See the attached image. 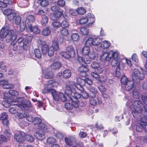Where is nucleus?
<instances>
[{
  "label": "nucleus",
  "mask_w": 147,
  "mask_h": 147,
  "mask_svg": "<svg viewBox=\"0 0 147 147\" xmlns=\"http://www.w3.org/2000/svg\"><path fill=\"white\" fill-rule=\"evenodd\" d=\"M105 56V60L107 61H109L112 58L111 63L113 67L116 68L115 70L116 75L117 77H119L120 75V61H118L119 54L116 52H114L111 50L109 52L104 53L102 56Z\"/></svg>",
  "instance_id": "obj_1"
},
{
  "label": "nucleus",
  "mask_w": 147,
  "mask_h": 147,
  "mask_svg": "<svg viewBox=\"0 0 147 147\" xmlns=\"http://www.w3.org/2000/svg\"><path fill=\"white\" fill-rule=\"evenodd\" d=\"M144 107L142 102L138 100H135L133 104L130 106L129 108L132 111L133 116L137 120H139L141 119L140 114Z\"/></svg>",
  "instance_id": "obj_2"
},
{
  "label": "nucleus",
  "mask_w": 147,
  "mask_h": 147,
  "mask_svg": "<svg viewBox=\"0 0 147 147\" xmlns=\"http://www.w3.org/2000/svg\"><path fill=\"white\" fill-rule=\"evenodd\" d=\"M75 54V49L74 47L71 45L68 46L66 48L65 51H62L60 53L61 55L67 59L74 57Z\"/></svg>",
  "instance_id": "obj_3"
},
{
  "label": "nucleus",
  "mask_w": 147,
  "mask_h": 147,
  "mask_svg": "<svg viewBox=\"0 0 147 147\" xmlns=\"http://www.w3.org/2000/svg\"><path fill=\"white\" fill-rule=\"evenodd\" d=\"M53 98L55 101H58L61 100L63 102L66 101L67 99L64 94L61 92H57L56 90L53 89L51 94Z\"/></svg>",
  "instance_id": "obj_4"
},
{
  "label": "nucleus",
  "mask_w": 147,
  "mask_h": 147,
  "mask_svg": "<svg viewBox=\"0 0 147 147\" xmlns=\"http://www.w3.org/2000/svg\"><path fill=\"white\" fill-rule=\"evenodd\" d=\"M81 95L78 92H73L70 96L71 101L72 104L75 108L78 107V99L81 98Z\"/></svg>",
  "instance_id": "obj_5"
},
{
  "label": "nucleus",
  "mask_w": 147,
  "mask_h": 147,
  "mask_svg": "<svg viewBox=\"0 0 147 147\" xmlns=\"http://www.w3.org/2000/svg\"><path fill=\"white\" fill-rule=\"evenodd\" d=\"M144 119L145 121H141L136 125V130L137 132H140L144 130L146 132V130L147 129V119L144 118Z\"/></svg>",
  "instance_id": "obj_6"
},
{
  "label": "nucleus",
  "mask_w": 147,
  "mask_h": 147,
  "mask_svg": "<svg viewBox=\"0 0 147 147\" xmlns=\"http://www.w3.org/2000/svg\"><path fill=\"white\" fill-rule=\"evenodd\" d=\"M95 20L94 17L89 18L85 17L81 18L79 20V23L81 25L84 24L89 22L87 26H91L94 23Z\"/></svg>",
  "instance_id": "obj_7"
},
{
  "label": "nucleus",
  "mask_w": 147,
  "mask_h": 147,
  "mask_svg": "<svg viewBox=\"0 0 147 147\" xmlns=\"http://www.w3.org/2000/svg\"><path fill=\"white\" fill-rule=\"evenodd\" d=\"M33 123L35 125L37 126L39 129H45L46 127L45 124L42 123V119L40 117H35Z\"/></svg>",
  "instance_id": "obj_8"
},
{
  "label": "nucleus",
  "mask_w": 147,
  "mask_h": 147,
  "mask_svg": "<svg viewBox=\"0 0 147 147\" xmlns=\"http://www.w3.org/2000/svg\"><path fill=\"white\" fill-rule=\"evenodd\" d=\"M77 141V139L75 136H70L65 138V141L66 144L69 146H73Z\"/></svg>",
  "instance_id": "obj_9"
},
{
  "label": "nucleus",
  "mask_w": 147,
  "mask_h": 147,
  "mask_svg": "<svg viewBox=\"0 0 147 147\" xmlns=\"http://www.w3.org/2000/svg\"><path fill=\"white\" fill-rule=\"evenodd\" d=\"M32 39V37L31 36L28 34L25 35L22 45V47L24 50L27 51L29 49V42H31Z\"/></svg>",
  "instance_id": "obj_10"
},
{
  "label": "nucleus",
  "mask_w": 147,
  "mask_h": 147,
  "mask_svg": "<svg viewBox=\"0 0 147 147\" xmlns=\"http://www.w3.org/2000/svg\"><path fill=\"white\" fill-rule=\"evenodd\" d=\"M132 78L134 80L135 79L136 80H142L144 78V74L141 73L138 69H134L133 72Z\"/></svg>",
  "instance_id": "obj_11"
},
{
  "label": "nucleus",
  "mask_w": 147,
  "mask_h": 147,
  "mask_svg": "<svg viewBox=\"0 0 147 147\" xmlns=\"http://www.w3.org/2000/svg\"><path fill=\"white\" fill-rule=\"evenodd\" d=\"M39 44L41 46V51L43 55H46L47 53L49 47L48 45L46 44V42L42 40H39Z\"/></svg>",
  "instance_id": "obj_12"
},
{
  "label": "nucleus",
  "mask_w": 147,
  "mask_h": 147,
  "mask_svg": "<svg viewBox=\"0 0 147 147\" xmlns=\"http://www.w3.org/2000/svg\"><path fill=\"white\" fill-rule=\"evenodd\" d=\"M11 133L9 130L5 129L3 131V134L1 135V139L4 142H6L10 139Z\"/></svg>",
  "instance_id": "obj_13"
},
{
  "label": "nucleus",
  "mask_w": 147,
  "mask_h": 147,
  "mask_svg": "<svg viewBox=\"0 0 147 147\" xmlns=\"http://www.w3.org/2000/svg\"><path fill=\"white\" fill-rule=\"evenodd\" d=\"M8 116L6 113L4 112L2 113L1 115L0 119L2 121V123L6 127H8L9 121L8 120Z\"/></svg>",
  "instance_id": "obj_14"
},
{
  "label": "nucleus",
  "mask_w": 147,
  "mask_h": 147,
  "mask_svg": "<svg viewBox=\"0 0 147 147\" xmlns=\"http://www.w3.org/2000/svg\"><path fill=\"white\" fill-rule=\"evenodd\" d=\"M63 11V10L61 11H58L54 12L50 16L51 19L53 20H56L62 16L64 17Z\"/></svg>",
  "instance_id": "obj_15"
},
{
  "label": "nucleus",
  "mask_w": 147,
  "mask_h": 147,
  "mask_svg": "<svg viewBox=\"0 0 147 147\" xmlns=\"http://www.w3.org/2000/svg\"><path fill=\"white\" fill-rule=\"evenodd\" d=\"M24 136L25 133L21 131L19 134H15L14 138L17 142H22L24 140Z\"/></svg>",
  "instance_id": "obj_16"
},
{
  "label": "nucleus",
  "mask_w": 147,
  "mask_h": 147,
  "mask_svg": "<svg viewBox=\"0 0 147 147\" xmlns=\"http://www.w3.org/2000/svg\"><path fill=\"white\" fill-rule=\"evenodd\" d=\"M0 86H2L3 88L6 89L13 88L14 87V85L9 84L8 81L7 80H0Z\"/></svg>",
  "instance_id": "obj_17"
},
{
  "label": "nucleus",
  "mask_w": 147,
  "mask_h": 147,
  "mask_svg": "<svg viewBox=\"0 0 147 147\" xmlns=\"http://www.w3.org/2000/svg\"><path fill=\"white\" fill-rule=\"evenodd\" d=\"M59 84L58 82L55 81V80H51L47 81L45 84V86H47L49 88H52L57 87Z\"/></svg>",
  "instance_id": "obj_18"
},
{
  "label": "nucleus",
  "mask_w": 147,
  "mask_h": 147,
  "mask_svg": "<svg viewBox=\"0 0 147 147\" xmlns=\"http://www.w3.org/2000/svg\"><path fill=\"white\" fill-rule=\"evenodd\" d=\"M13 2L11 0H3L2 1L1 8H4L10 7L13 5Z\"/></svg>",
  "instance_id": "obj_19"
},
{
  "label": "nucleus",
  "mask_w": 147,
  "mask_h": 147,
  "mask_svg": "<svg viewBox=\"0 0 147 147\" xmlns=\"http://www.w3.org/2000/svg\"><path fill=\"white\" fill-rule=\"evenodd\" d=\"M35 20L34 16L30 15L26 16V23L27 24V27L32 25V24Z\"/></svg>",
  "instance_id": "obj_20"
},
{
  "label": "nucleus",
  "mask_w": 147,
  "mask_h": 147,
  "mask_svg": "<svg viewBox=\"0 0 147 147\" xmlns=\"http://www.w3.org/2000/svg\"><path fill=\"white\" fill-rule=\"evenodd\" d=\"M89 90L91 92L89 96L90 98H94L96 95H98L99 93H100L98 92V91L94 87L92 86H90Z\"/></svg>",
  "instance_id": "obj_21"
},
{
  "label": "nucleus",
  "mask_w": 147,
  "mask_h": 147,
  "mask_svg": "<svg viewBox=\"0 0 147 147\" xmlns=\"http://www.w3.org/2000/svg\"><path fill=\"white\" fill-rule=\"evenodd\" d=\"M27 28L29 29V31L33 32L34 34H39L40 30L37 26H32V25L27 27Z\"/></svg>",
  "instance_id": "obj_22"
},
{
  "label": "nucleus",
  "mask_w": 147,
  "mask_h": 147,
  "mask_svg": "<svg viewBox=\"0 0 147 147\" xmlns=\"http://www.w3.org/2000/svg\"><path fill=\"white\" fill-rule=\"evenodd\" d=\"M125 89L126 90L129 91L130 90L133 88L134 83L132 81L129 80L125 84Z\"/></svg>",
  "instance_id": "obj_23"
},
{
  "label": "nucleus",
  "mask_w": 147,
  "mask_h": 147,
  "mask_svg": "<svg viewBox=\"0 0 147 147\" xmlns=\"http://www.w3.org/2000/svg\"><path fill=\"white\" fill-rule=\"evenodd\" d=\"M65 94L70 97L73 93L72 89L69 85H66L65 86Z\"/></svg>",
  "instance_id": "obj_24"
},
{
  "label": "nucleus",
  "mask_w": 147,
  "mask_h": 147,
  "mask_svg": "<svg viewBox=\"0 0 147 147\" xmlns=\"http://www.w3.org/2000/svg\"><path fill=\"white\" fill-rule=\"evenodd\" d=\"M90 48L87 46H85L82 49V53L84 55H88L90 53Z\"/></svg>",
  "instance_id": "obj_25"
},
{
  "label": "nucleus",
  "mask_w": 147,
  "mask_h": 147,
  "mask_svg": "<svg viewBox=\"0 0 147 147\" xmlns=\"http://www.w3.org/2000/svg\"><path fill=\"white\" fill-rule=\"evenodd\" d=\"M91 75L92 77L101 82H105L107 80L106 79L102 80L101 77L100 78V76L98 74L93 72L91 73Z\"/></svg>",
  "instance_id": "obj_26"
},
{
  "label": "nucleus",
  "mask_w": 147,
  "mask_h": 147,
  "mask_svg": "<svg viewBox=\"0 0 147 147\" xmlns=\"http://www.w3.org/2000/svg\"><path fill=\"white\" fill-rule=\"evenodd\" d=\"M51 33V31L49 27H47L44 28L42 32V34L44 36H49Z\"/></svg>",
  "instance_id": "obj_27"
},
{
  "label": "nucleus",
  "mask_w": 147,
  "mask_h": 147,
  "mask_svg": "<svg viewBox=\"0 0 147 147\" xmlns=\"http://www.w3.org/2000/svg\"><path fill=\"white\" fill-rule=\"evenodd\" d=\"M111 45L110 42L107 40H104L102 41L100 47L104 49H107Z\"/></svg>",
  "instance_id": "obj_28"
},
{
  "label": "nucleus",
  "mask_w": 147,
  "mask_h": 147,
  "mask_svg": "<svg viewBox=\"0 0 147 147\" xmlns=\"http://www.w3.org/2000/svg\"><path fill=\"white\" fill-rule=\"evenodd\" d=\"M71 75V71L69 69H66L63 72V78H65L67 79L69 78Z\"/></svg>",
  "instance_id": "obj_29"
},
{
  "label": "nucleus",
  "mask_w": 147,
  "mask_h": 147,
  "mask_svg": "<svg viewBox=\"0 0 147 147\" xmlns=\"http://www.w3.org/2000/svg\"><path fill=\"white\" fill-rule=\"evenodd\" d=\"M54 76L53 72L50 71H47L45 74V78L47 79H52Z\"/></svg>",
  "instance_id": "obj_30"
},
{
  "label": "nucleus",
  "mask_w": 147,
  "mask_h": 147,
  "mask_svg": "<svg viewBox=\"0 0 147 147\" xmlns=\"http://www.w3.org/2000/svg\"><path fill=\"white\" fill-rule=\"evenodd\" d=\"M48 18L46 15L42 16L41 23L42 26H45L48 23Z\"/></svg>",
  "instance_id": "obj_31"
},
{
  "label": "nucleus",
  "mask_w": 147,
  "mask_h": 147,
  "mask_svg": "<svg viewBox=\"0 0 147 147\" xmlns=\"http://www.w3.org/2000/svg\"><path fill=\"white\" fill-rule=\"evenodd\" d=\"M93 46H97L99 45L101 42L102 40L98 37L92 38Z\"/></svg>",
  "instance_id": "obj_32"
},
{
  "label": "nucleus",
  "mask_w": 147,
  "mask_h": 147,
  "mask_svg": "<svg viewBox=\"0 0 147 147\" xmlns=\"http://www.w3.org/2000/svg\"><path fill=\"white\" fill-rule=\"evenodd\" d=\"M34 135L35 138L38 140H42L45 138L44 135L39 132L34 133Z\"/></svg>",
  "instance_id": "obj_33"
},
{
  "label": "nucleus",
  "mask_w": 147,
  "mask_h": 147,
  "mask_svg": "<svg viewBox=\"0 0 147 147\" xmlns=\"http://www.w3.org/2000/svg\"><path fill=\"white\" fill-rule=\"evenodd\" d=\"M77 61L79 63L81 64L82 65H84V64H89L90 63V61H86L83 59V58L80 56H78L77 58Z\"/></svg>",
  "instance_id": "obj_34"
},
{
  "label": "nucleus",
  "mask_w": 147,
  "mask_h": 147,
  "mask_svg": "<svg viewBox=\"0 0 147 147\" xmlns=\"http://www.w3.org/2000/svg\"><path fill=\"white\" fill-rule=\"evenodd\" d=\"M60 32L61 36H66L69 34L68 29L65 28H62L60 30Z\"/></svg>",
  "instance_id": "obj_35"
},
{
  "label": "nucleus",
  "mask_w": 147,
  "mask_h": 147,
  "mask_svg": "<svg viewBox=\"0 0 147 147\" xmlns=\"http://www.w3.org/2000/svg\"><path fill=\"white\" fill-rule=\"evenodd\" d=\"M61 66V64L59 62H56L53 63L51 67L52 69H56L59 68Z\"/></svg>",
  "instance_id": "obj_36"
},
{
  "label": "nucleus",
  "mask_w": 147,
  "mask_h": 147,
  "mask_svg": "<svg viewBox=\"0 0 147 147\" xmlns=\"http://www.w3.org/2000/svg\"><path fill=\"white\" fill-rule=\"evenodd\" d=\"M34 54L35 57L38 59L40 58L41 57L42 54L39 49H36L34 50Z\"/></svg>",
  "instance_id": "obj_37"
},
{
  "label": "nucleus",
  "mask_w": 147,
  "mask_h": 147,
  "mask_svg": "<svg viewBox=\"0 0 147 147\" xmlns=\"http://www.w3.org/2000/svg\"><path fill=\"white\" fill-rule=\"evenodd\" d=\"M24 138L27 141L30 142H32L34 140V139L33 137L30 135H25Z\"/></svg>",
  "instance_id": "obj_38"
},
{
  "label": "nucleus",
  "mask_w": 147,
  "mask_h": 147,
  "mask_svg": "<svg viewBox=\"0 0 147 147\" xmlns=\"http://www.w3.org/2000/svg\"><path fill=\"white\" fill-rule=\"evenodd\" d=\"M93 40L92 38L90 37L88 38L85 42V46H87L89 47L93 46Z\"/></svg>",
  "instance_id": "obj_39"
},
{
  "label": "nucleus",
  "mask_w": 147,
  "mask_h": 147,
  "mask_svg": "<svg viewBox=\"0 0 147 147\" xmlns=\"http://www.w3.org/2000/svg\"><path fill=\"white\" fill-rule=\"evenodd\" d=\"M79 35L77 33L73 34L71 36V39L74 41H78L79 40Z\"/></svg>",
  "instance_id": "obj_40"
},
{
  "label": "nucleus",
  "mask_w": 147,
  "mask_h": 147,
  "mask_svg": "<svg viewBox=\"0 0 147 147\" xmlns=\"http://www.w3.org/2000/svg\"><path fill=\"white\" fill-rule=\"evenodd\" d=\"M76 81L78 84H81L82 86H85V79H82L79 77L76 79Z\"/></svg>",
  "instance_id": "obj_41"
},
{
  "label": "nucleus",
  "mask_w": 147,
  "mask_h": 147,
  "mask_svg": "<svg viewBox=\"0 0 147 147\" xmlns=\"http://www.w3.org/2000/svg\"><path fill=\"white\" fill-rule=\"evenodd\" d=\"M16 15V13L14 12L13 11L7 16V18L8 20L10 21H11L13 20Z\"/></svg>",
  "instance_id": "obj_42"
},
{
  "label": "nucleus",
  "mask_w": 147,
  "mask_h": 147,
  "mask_svg": "<svg viewBox=\"0 0 147 147\" xmlns=\"http://www.w3.org/2000/svg\"><path fill=\"white\" fill-rule=\"evenodd\" d=\"M53 89L49 88L47 86H46L42 90V93L43 94L51 93V94Z\"/></svg>",
  "instance_id": "obj_43"
},
{
  "label": "nucleus",
  "mask_w": 147,
  "mask_h": 147,
  "mask_svg": "<svg viewBox=\"0 0 147 147\" xmlns=\"http://www.w3.org/2000/svg\"><path fill=\"white\" fill-rule=\"evenodd\" d=\"M22 107L25 110H27L28 108L30 107H32V105L29 101H27L22 104Z\"/></svg>",
  "instance_id": "obj_44"
},
{
  "label": "nucleus",
  "mask_w": 147,
  "mask_h": 147,
  "mask_svg": "<svg viewBox=\"0 0 147 147\" xmlns=\"http://www.w3.org/2000/svg\"><path fill=\"white\" fill-rule=\"evenodd\" d=\"M78 105L81 107H84L86 105V101L84 98H81L78 102Z\"/></svg>",
  "instance_id": "obj_45"
},
{
  "label": "nucleus",
  "mask_w": 147,
  "mask_h": 147,
  "mask_svg": "<svg viewBox=\"0 0 147 147\" xmlns=\"http://www.w3.org/2000/svg\"><path fill=\"white\" fill-rule=\"evenodd\" d=\"M77 12L80 15H83L86 12V10L83 7H80L77 9Z\"/></svg>",
  "instance_id": "obj_46"
},
{
  "label": "nucleus",
  "mask_w": 147,
  "mask_h": 147,
  "mask_svg": "<svg viewBox=\"0 0 147 147\" xmlns=\"http://www.w3.org/2000/svg\"><path fill=\"white\" fill-rule=\"evenodd\" d=\"M26 28L27 30H28L29 29L27 28V24L25 22V23L24 22L20 24V30L21 31L23 32L24 31Z\"/></svg>",
  "instance_id": "obj_47"
},
{
  "label": "nucleus",
  "mask_w": 147,
  "mask_h": 147,
  "mask_svg": "<svg viewBox=\"0 0 147 147\" xmlns=\"http://www.w3.org/2000/svg\"><path fill=\"white\" fill-rule=\"evenodd\" d=\"M80 31L84 35H87L89 32L88 30L86 28L82 27L80 29Z\"/></svg>",
  "instance_id": "obj_48"
},
{
  "label": "nucleus",
  "mask_w": 147,
  "mask_h": 147,
  "mask_svg": "<svg viewBox=\"0 0 147 147\" xmlns=\"http://www.w3.org/2000/svg\"><path fill=\"white\" fill-rule=\"evenodd\" d=\"M61 25L62 28H66L69 26V24L66 20H64L61 23Z\"/></svg>",
  "instance_id": "obj_49"
},
{
  "label": "nucleus",
  "mask_w": 147,
  "mask_h": 147,
  "mask_svg": "<svg viewBox=\"0 0 147 147\" xmlns=\"http://www.w3.org/2000/svg\"><path fill=\"white\" fill-rule=\"evenodd\" d=\"M14 11V10L13 9H7L4 10L3 13L5 15L7 16L9 14L12 13V12H13Z\"/></svg>",
  "instance_id": "obj_50"
},
{
  "label": "nucleus",
  "mask_w": 147,
  "mask_h": 147,
  "mask_svg": "<svg viewBox=\"0 0 147 147\" xmlns=\"http://www.w3.org/2000/svg\"><path fill=\"white\" fill-rule=\"evenodd\" d=\"M16 115L18 118L22 119L26 117V113L24 112H22L21 113L18 112Z\"/></svg>",
  "instance_id": "obj_51"
},
{
  "label": "nucleus",
  "mask_w": 147,
  "mask_h": 147,
  "mask_svg": "<svg viewBox=\"0 0 147 147\" xmlns=\"http://www.w3.org/2000/svg\"><path fill=\"white\" fill-rule=\"evenodd\" d=\"M21 18L20 16H18L15 17V22L17 25H19L20 24Z\"/></svg>",
  "instance_id": "obj_52"
},
{
  "label": "nucleus",
  "mask_w": 147,
  "mask_h": 147,
  "mask_svg": "<svg viewBox=\"0 0 147 147\" xmlns=\"http://www.w3.org/2000/svg\"><path fill=\"white\" fill-rule=\"evenodd\" d=\"M100 65V63L97 62H93L91 64L92 67L94 69H96L99 68Z\"/></svg>",
  "instance_id": "obj_53"
},
{
  "label": "nucleus",
  "mask_w": 147,
  "mask_h": 147,
  "mask_svg": "<svg viewBox=\"0 0 147 147\" xmlns=\"http://www.w3.org/2000/svg\"><path fill=\"white\" fill-rule=\"evenodd\" d=\"M40 1V5L42 7H46L49 4V2L48 0H41Z\"/></svg>",
  "instance_id": "obj_54"
},
{
  "label": "nucleus",
  "mask_w": 147,
  "mask_h": 147,
  "mask_svg": "<svg viewBox=\"0 0 147 147\" xmlns=\"http://www.w3.org/2000/svg\"><path fill=\"white\" fill-rule=\"evenodd\" d=\"M129 80L125 76H122L121 79V82L122 84L124 85Z\"/></svg>",
  "instance_id": "obj_55"
},
{
  "label": "nucleus",
  "mask_w": 147,
  "mask_h": 147,
  "mask_svg": "<svg viewBox=\"0 0 147 147\" xmlns=\"http://www.w3.org/2000/svg\"><path fill=\"white\" fill-rule=\"evenodd\" d=\"M78 70L80 72H88V69L85 66L82 65L80 67L78 68Z\"/></svg>",
  "instance_id": "obj_56"
},
{
  "label": "nucleus",
  "mask_w": 147,
  "mask_h": 147,
  "mask_svg": "<svg viewBox=\"0 0 147 147\" xmlns=\"http://www.w3.org/2000/svg\"><path fill=\"white\" fill-rule=\"evenodd\" d=\"M71 104L69 102L66 103L65 104V106L66 109L68 110H71L73 109L74 106L72 104V101H71Z\"/></svg>",
  "instance_id": "obj_57"
},
{
  "label": "nucleus",
  "mask_w": 147,
  "mask_h": 147,
  "mask_svg": "<svg viewBox=\"0 0 147 147\" xmlns=\"http://www.w3.org/2000/svg\"><path fill=\"white\" fill-rule=\"evenodd\" d=\"M54 51L55 50H54V48L51 47L49 48V49L47 53L49 56L50 57L53 56L54 54Z\"/></svg>",
  "instance_id": "obj_58"
},
{
  "label": "nucleus",
  "mask_w": 147,
  "mask_h": 147,
  "mask_svg": "<svg viewBox=\"0 0 147 147\" xmlns=\"http://www.w3.org/2000/svg\"><path fill=\"white\" fill-rule=\"evenodd\" d=\"M8 92L10 94L14 96H17L19 94L18 92L14 90H9Z\"/></svg>",
  "instance_id": "obj_59"
},
{
  "label": "nucleus",
  "mask_w": 147,
  "mask_h": 147,
  "mask_svg": "<svg viewBox=\"0 0 147 147\" xmlns=\"http://www.w3.org/2000/svg\"><path fill=\"white\" fill-rule=\"evenodd\" d=\"M52 25L55 28H59L61 26V23L59 21H55L53 22Z\"/></svg>",
  "instance_id": "obj_60"
},
{
  "label": "nucleus",
  "mask_w": 147,
  "mask_h": 147,
  "mask_svg": "<svg viewBox=\"0 0 147 147\" xmlns=\"http://www.w3.org/2000/svg\"><path fill=\"white\" fill-rule=\"evenodd\" d=\"M81 92L82 93V95L83 98H84L86 99L88 98L89 96L88 94L84 90Z\"/></svg>",
  "instance_id": "obj_61"
},
{
  "label": "nucleus",
  "mask_w": 147,
  "mask_h": 147,
  "mask_svg": "<svg viewBox=\"0 0 147 147\" xmlns=\"http://www.w3.org/2000/svg\"><path fill=\"white\" fill-rule=\"evenodd\" d=\"M26 119L28 121L30 122H32L34 120V118L31 115H26Z\"/></svg>",
  "instance_id": "obj_62"
},
{
  "label": "nucleus",
  "mask_w": 147,
  "mask_h": 147,
  "mask_svg": "<svg viewBox=\"0 0 147 147\" xmlns=\"http://www.w3.org/2000/svg\"><path fill=\"white\" fill-rule=\"evenodd\" d=\"M78 136L80 138H83L86 137L87 134L85 132L81 131L79 134Z\"/></svg>",
  "instance_id": "obj_63"
},
{
  "label": "nucleus",
  "mask_w": 147,
  "mask_h": 147,
  "mask_svg": "<svg viewBox=\"0 0 147 147\" xmlns=\"http://www.w3.org/2000/svg\"><path fill=\"white\" fill-rule=\"evenodd\" d=\"M142 99L143 103L146 105H147V96L142 95Z\"/></svg>",
  "instance_id": "obj_64"
}]
</instances>
